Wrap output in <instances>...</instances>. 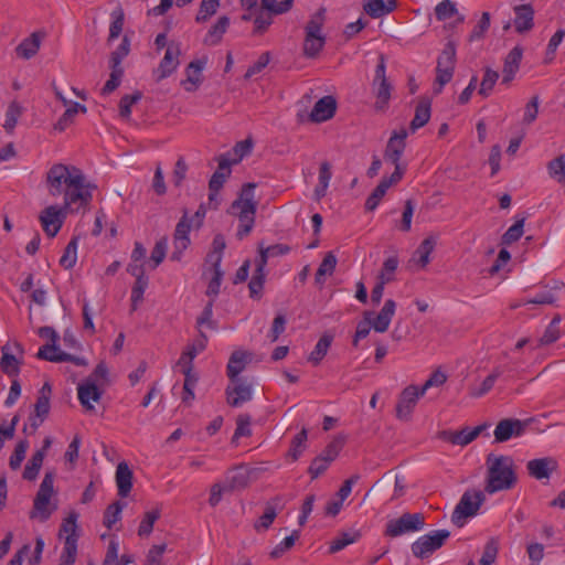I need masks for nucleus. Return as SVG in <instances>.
Returning a JSON list of instances; mask_svg holds the SVG:
<instances>
[{
	"label": "nucleus",
	"instance_id": "obj_21",
	"mask_svg": "<svg viewBox=\"0 0 565 565\" xmlns=\"http://www.w3.org/2000/svg\"><path fill=\"white\" fill-rule=\"evenodd\" d=\"M513 25L518 33L523 34L534 26V9L531 4H519L513 8Z\"/></svg>",
	"mask_w": 565,
	"mask_h": 565
},
{
	"label": "nucleus",
	"instance_id": "obj_60",
	"mask_svg": "<svg viewBox=\"0 0 565 565\" xmlns=\"http://www.w3.org/2000/svg\"><path fill=\"white\" fill-rule=\"evenodd\" d=\"M29 448V441L26 439L20 440L15 448L13 454L10 457L9 466L12 470H17L20 468L22 461L25 458V452Z\"/></svg>",
	"mask_w": 565,
	"mask_h": 565
},
{
	"label": "nucleus",
	"instance_id": "obj_14",
	"mask_svg": "<svg viewBox=\"0 0 565 565\" xmlns=\"http://www.w3.org/2000/svg\"><path fill=\"white\" fill-rule=\"evenodd\" d=\"M527 423L520 419L507 418L497 424L494 429V440L497 443H504L512 437L523 435Z\"/></svg>",
	"mask_w": 565,
	"mask_h": 565
},
{
	"label": "nucleus",
	"instance_id": "obj_5",
	"mask_svg": "<svg viewBox=\"0 0 565 565\" xmlns=\"http://www.w3.org/2000/svg\"><path fill=\"white\" fill-rule=\"evenodd\" d=\"M54 472L47 471L40 484L35 495L33 509L30 512V519L45 522L56 509L50 505V499L54 492Z\"/></svg>",
	"mask_w": 565,
	"mask_h": 565
},
{
	"label": "nucleus",
	"instance_id": "obj_56",
	"mask_svg": "<svg viewBox=\"0 0 565 565\" xmlns=\"http://www.w3.org/2000/svg\"><path fill=\"white\" fill-rule=\"evenodd\" d=\"M547 171L551 178L558 182L565 181V157L563 154L547 163Z\"/></svg>",
	"mask_w": 565,
	"mask_h": 565
},
{
	"label": "nucleus",
	"instance_id": "obj_18",
	"mask_svg": "<svg viewBox=\"0 0 565 565\" xmlns=\"http://www.w3.org/2000/svg\"><path fill=\"white\" fill-rule=\"evenodd\" d=\"M557 468L558 463L552 457L532 459L526 463L529 475L537 480L548 479Z\"/></svg>",
	"mask_w": 565,
	"mask_h": 565
},
{
	"label": "nucleus",
	"instance_id": "obj_19",
	"mask_svg": "<svg viewBox=\"0 0 565 565\" xmlns=\"http://www.w3.org/2000/svg\"><path fill=\"white\" fill-rule=\"evenodd\" d=\"M523 57V47L520 45L514 46L504 57L502 68V84L509 85L515 77L520 70L521 61Z\"/></svg>",
	"mask_w": 565,
	"mask_h": 565
},
{
	"label": "nucleus",
	"instance_id": "obj_23",
	"mask_svg": "<svg viewBox=\"0 0 565 565\" xmlns=\"http://www.w3.org/2000/svg\"><path fill=\"white\" fill-rule=\"evenodd\" d=\"M337 110V102L332 96L320 98L310 113V119L313 122H322L332 118Z\"/></svg>",
	"mask_w": 565,
	"mask_h": 565
},
{
	"label": "nucleus",
	"instance_id": "obj_52",
	"mask_svg": "<svg viewBox=\"0 0 565 565\" xmlns=\"http://www.w3.org/2000/svg\"><path fill=\"white\" fill-rule=\"evenodd\" d=\"M299 539V531L294 530L291 534L285 537L279 544H277L270 552V557L277 559L281 557L285 553L292 548L296 541Z\"/></svg>",
	"mask_w": 565,
	"mask_h": 565
},
{
	"label": "nucleus",
	"instance_id": "obj_37",
	"mask_svg": "<svg viewBox=\"0 0 565 565\" xmlns=\"http://www.w3.org/2000/svg\"><path fill=\"white\" fill-rule=\"evenodd\" d=\"M87 111L86 106L79 103H73L60 117L57 122L54 125V129L58 131H64L67 127H70L74 122V118L78 113L85 114Z\"/></svg>",
	"mask_w": 565,
	"mask_h": 565
},
{
	"label": "nucleus",
	"instance_id": "obj_6",
	"mask_svg": "<svg viewBox=\"0 0 565 565\" xmlns=\"http://www.w3.org/2000/svg\"><path fill=\"white\" fill-rule=\"evenodd\" d=\"M407 136L408 132L404 128L394 130L384 150L385 161L392 163L395 168L394 172L391 174L395 180H402L406 171V166L401 162V159L406 148Z\"/></svg>",
	"mask_w": 565,
	"mask_h": 565
},
{
	"label": "nucleus",
	"instance_id": "obj_20",
	"mask_svg": "<svg viewBox=\"0 0 565 565\" xmlns=\"http://www.w3.org/2000/svg\"><path fill=\"white\" fill-rule=\"evenodd\" d=\"M46 33L44 31H35L30 36L23 39L15 47V53L23 60H30L35 56L41 47Z\"/></svg>",
	"mask_w": 565,
	"mask_h": 565
},
{
	"label": "nucleus",
	"instance_id": "obj_27",
	"mask_svg": "<svg viewBox=\"0 0 565 565\" xmlns=\"http://www.w3.org/2000/svg\"><path fill=\"white\" fill-rule=\"evenodd\" d=\"M116 484L118 488V495L121 498L128 497L132 488V471L128 463L121 461L116 468Z\"/></svg>",
	"mask_w": 565,
	"mask_h": 565
},
{
	"label": "nucleus",
	"instance_id": "obj_50",
	"mask_svg": "<svg viewBox=\"0 0 565 565\" xmlns=\"http://www.w3.org/2000/svg\"><path fill=\"white\" fill-rule=\"evenodd\" d=\"M22 115L21 105L13 100L9 104L8 109L6 111V120L3 124V128L7 132L11 134L18 122L19 117Z\"/></svg>",
	"mask_w": 565,
	"mask_h": 565
},
{
	"label": "nucleus",
	"instance_id": "obj_2",
	"mask_svg": "<svg viewBox=\"0 0 565 565\" xmlns=\"http://www.w3.org/2000/svg\"><path fill=\"white\" fill-rule=\"evenodd\" d=\"M488 476L484 490L492 494L498 491L509 490L514 487L516 476L513 471V460L508 456L487 457Z\"/></svg>",
	"mask_w": 565,
	"mask_h": 565
},
{
	"label": "nucleus",
	"instance_id": "obj_24",
	"mask_svg": "<svg viewBox=\"0 0 565 565\" xmlns=\"http://www.w3.org/2000/svg\"><path fill=\"white\" fill-rule=\"evenodd\" d=\"M252 361V353L243 350L234 351L226 366V374L230 380L238 379V375L245 370Z\"/></svg>",
	"mask_w": 565,
	"mask_h": 565
},
{
	"label": "nucleus",
	"instance_id": "obj_62",
	"mask_svg": "<svg viewBox=\"0 0 565 565\" xmlns=\"http://www.w3.org/2000/svg\"><path fill=\"white\" fill-rule=\"evenodd\" d=\"M276 515L277 513L275 507L271 504H267L264 514L258 519V521L254 525L255 530L257 532L268 530L271 523L274 522Z\"/></svg>",
	"mask_w": 565,
	"mask_h": 565
},
{
	"label": "nucleus",
	"instance_id": "obj_59",
	"mask_svg": "<svg viewBox=\"0 0 565 565\" xmlns=\"http://www.w3.org/2000/svg\"><path fill=\"white\" fill-rule=\"evenodd\" d=\"M292 3L294 0H263V7L260 8L273 14H281L289 11Z\"/></svg>",
	"mask_w": 565,
	"mask_h": 565
},
{
	"label": "nucleus",
	"instance_id": "obj_29",
	"mask_svg": "<svg viewBox=\"0 0 565 565\" xmlns=\"http://www.w3.org/2000/svg\"><path fill=\"white\" fill-rule=\"evenodd\" d=\"M395 301L387 299L376 317L373 320L371 319L372 328L376 332H385L390 327L391 320L395 313Z\"/></svg>",
	"mask_w": 565,
	"mask_h": 565
},
{
	"label": "nucleus",
	"instance_id": "obj_61",
	"mask_svg": "<svg viewBox=\"0 0 565 565\" xmlns=\"http://www.w3.org/2000/svg\"><path fill=\"white\" fill-rule=\"evenodd\" d=\"M524 218L518 220L502 236V243L510 245L519 241L523 234Z\"/></svg>",
	"mask_w": 565,
	"mask_h": 565
},
{
	"label": "nucleus",
	"instance_id": "obj_54",
	"mask_svg": "<svg viewBox=\"0 0 565 565\" xmlns=\"http://www.w3.org/2000/svg\"><path fill=\"white\" fill-rule=\"evenodd\" d=\"M124 507L125 503L120 501H116L107 507L104 513V525L106 527L111 529L113 525L120 520Z\"/></svg>",
	"mask_w": 565,
	"mask_h": 565
},
{
	"label": "nucleus",
	"instance_id": "obj_46",
	"mask_svg": "<svg viewBox=\"0 0 565 565\" xmlns=\"http://www.w3.org/2000/svg\"><path fill=\"white\" fill-rule=\"evenodd\" d=\"M503 370L497 366L492 372L483 380L479 388L472 390L470 395L472 397H481L486 395L493 387L495 381L502 375Z\"/></svg>",
	"mask_w": 565,
	"mask_h": 565
},
{
	"label": "nucleus",
	"instance_id": "obj_48",
	"mask_svg": "<svg viewBox=\"0 0 565 565\" xmlns=\"http://www.w3.org/2000/svg\"><path fill=\"white\" fill-rule=\"evenodd\" d=\"M0 369L3 373H6L9 376H17L20 372L19 361L13 354L8 353L6 351V348H2Z\"/></svg>",
	"mask_w": 565,
	"mask_h": 565
},
{
	"label": "nucleus",
	"instance_id": "obj_32",
	"mask_svg": "<svg viewBox=\"0 0 565 565\" xmlns=\"http://www.w3.org/2000/svg\"><path fill=\"white\" fill-rule=\"evenodd\" d=\"M484 428L486 425H479L475 428L465 427L459 431L450 433L449 441L454 445L467 446L475 440Z\"/></svg>",
	"mask_w": 565,
	"mask_h": 565
},
{
	"label": "nucleus",
	"instance_id": "obj_34",
	"mask_svg": "<svg viewBox=\"0 0 565 565\" xmlns=\"http://www.w3.org/2000/svg\"><path fill=\"white\" fill-rule=\"evenodd\" d=\"M52 387L49 383H44V385L39 391V396L34 404V414L38 417L46 418L50 413V398H51Z\"/></svg>",
	"mask_w": 565,
	"mask_h": 565
},
{
	"label": "nucleus",
	"instance_id": "obj_63",
	"mask_svg": "<svg viewBox=\"0 0 565 565\" xmlns=\"http://www.w3.org/2000/svg\"><path fill=\"white\" fill-rule=\"evenodd\" d=\"M218 4L220 0H202L196 15V21L205 22L216 12Z\"/></svg>",
	"mask_w": 565,
	"mask_h": 565
},
{
	"label": "nucleus",
	"instance_id": "obj_10",
	"mask_svg": "<svg viewBox=\"0 0 565 565\" xmlns=\"http://www.w3.org/2000/svg\"><path fill=\"white\" fill-rule=\"evenodd\" d=\"M450 536L448 530H435L418 537L411 546L415 557L424 559L439 550Z\"/></svg>",
	"mask_w": 565,
	"mask_h": 565
},
{
	"label": "nucleus",
	"instance_id": "obj_17",
	"mask_svg": "<svg viewBox=\"0 0 565 565\" xmlns=\"http://www.w3.org/2000/svg\"><path fill=\"white\" fill-rule=\"evenodd\" d=\"M254 472L255 469H248L244 465H238L228 470L225 476V483L227 484L228 491L245 489L249 484Z\"/></svg>",
	"mask_w": 565,
	"mask_h": 565
},
{
	"label": "nucleus",
	"instance_id": "obj_28",
	"mask_svg": "<svg viewBox=\"0 0 565 565\" xmlns=\"http://www.w3.org/2000/svg\"><path fill=\"white\" fill-rule=\"evenodd\" d=\"M206 60H195L190 62L186 67V78L182 82V86L186 92H194L202 82L201 73L204 68Z\"/></svg>",
	"mask_w": 565,
	"mask_h": 565
},
{
	"label": "nucleus",
	"instance_id": "obj_42",
	"mask_svg": "<svg viewBox=\"0 0 565 565\" xmlns=\"http://www.w3.org/2000/svg\"><path fill=\"white\" fill-rule=\"evenodd\" d=\"M184 374V383H183V395L182 402L186 405H190L192 401L195 398L194 388L198 384L199 376L193 371L183 370Z\"/></svg>",
	"mask_w": 565,
	"mask_h": 565
},
{
	"label": "nucleus",
	"instance_id": "obj_25",
	"mask_svg": "<svg viewBox=\"0 0 565 565\" xmlns=\"http://www.w3.org/2000/svg\"><path fill=\"white\" fill-rule=\"evenodd\" d=\"M397 8L396 0H364L363 10L373 19L382 18Z\"/></svg>",
	"mask_w": 565,
	"mask_h": 565
},
{
	"label": "nucleus",
	"instance_id": "obj_31",
	"mask_svg": "<svg viewBox=\"0 0 565 565\" xmlns=\"http://www.w3.org/2000/svg\"><path fill=\"white\" fill-rule=\"evenodd\" d=\"M430 114V100L427 98L420 99L415 108V115L409 125L411 131L415 132L417 129L424 127L429 121Z\"/></svg>",
	"mask_w": 565,
	"mask_h": 565
},
{
	"label": "nucleus",
	"instance_id": "obj_33",
	"mask_svg": "<svg viewBox=\"0 0 565 565\" xmlns=\"http://www.w3.org/2000/svg\"><path fill=\"white\" fill-rule=\"evenodd\" d=\"M437 244V237L430 235L426 237L414 253V259L419 264L422 268L426 267L430 262V254L435 249Z\"/></svg>",
	"mask_w": 565,
	"mask_h": 565
},
{
	"label": "nucleus",
	"instance_id": "obj_55",
	"mask_svg": "<svg viewBox=\"0 0 565 565\" xmlns=\"http://www.w3.org/2000/svg\"><path fill=\"white\" fill-rule=\"evenodd\" d=\"M167 247H168L167 237H162L161 239H159L156 243V245L151 252V256H150V260H149V266L151 269L157 268L163 262L166 254H167Z\"/></svg>",
	"mask_w": 565,
	"mask_h": 565
},
{
	"label": "nucleus",
	"instance_id": "obj_64",
	"mask_svg": "<svg viewBox=\"0 0 565 565\" xmlns=\"http://www.w3.org/2000/svg\"><path fill=\"white\" fill-rule=\"evenodd\" d=\"M498 551H499V546H498L497 540H494V539L489 540L484 546V550H483V553H482V556L480 559V565H492L497 559Z\"/></svg>",
	"mask_w": 565,
	"mask_h": 565
},
{
	"label": "nucleus",
	"instance_id": "obj_40",
	"mask_svg": "<svg viewBox=\"0 0 565 565\" xmlns=\"http://www.w3.org/2000/svg\"><path fill=\"white\" fill-rule=\"evenodd\" d=\"M331 177V166L328 161H323L319 168V183L315 189V199L317 201L326 196Z\"/></svg>",
	"mask_w": 565,
	"mask_h": 565
},
{
	"label": "nucleus",
	"instance_id": "obj_26",
	"mask_svg": "<svg viewBox=\"0 0 565 565\" xmlns=\"http://www.w3.org/2000/svg\"><path fill=\"white\" fill-rule=\"evenodd\" d=\"M77 514L71 513L62 523L60 529V536L65 535L64 548H72L73 553H77Z\"/></svg>",
	"mask_w": 565,
	"mask_h": 565
},
{
	"label": "nucleus",
	"instance_id": "obj_9",
	"mask_svg": "<svg viewBox=\"0 0 565 565\" xmlns=\"http://www.w3.org/2000/svg\"><path fill=\"white\" fill-rule=\"evenodd\" d=\"M483 500L484 494L482 491H466L452 512V523L459 527L462 526L467 518L473 516L478 512Z\"/></svg>",
	"mask_w": 565,
	"mask_h": 565
},
{
	"label": "nucleus",
	"instance_id": "obj_11",
	"mask_svg": "<svg viewBox=\"0 0 565 565\" xmlns=\"http://www.w3.org/2000/svg\"><path fill=\"white\" fill-rule=\"evenodd\" d=\"M425 525V518L422 513H404L398 519L387 522L384 534L390 537H397L403 534L420 531Z\"/></svg>",
	"mask_w": 565,
	"mask_h": 565
},
{
	"label": "nucleus",
	"instance_id": "obj_41",
	"mask_svg": "<svg viewBox=\"0 0 565 565\" xmlns=\"http://www.w3.org/2000/svg\"><path fill=\"white\" fill-rule=\"evenodd\" d=\"M333 337L329 333H324L317 342L313 351L309 354L308 361L313 365L320 364L323 358L327 355L329 348L331 347Z\"/></svg>",
	"mask_w": 565,
	"mask_h": 565
},
{
	"label": "nucleus",
	"instance_id": "obj_12",
	"mask_svg": "<svg viewBox=\"0 0 565 565\" xmlns=\"http://www.w3.org/2000/svg\"><path fill=\"white\" fill-rule=\"evenodd\" d=\"M422 388L416 385H408L398 396L396 404V417L402 420H408L417 404L419 397L424 396Z\"/></svg>",
	"mask_w": 565,
	"mask_h": 565
},
{
	"label": "nucleus",
	"instance_id": "obj_47",
	"mask_svg": "<svg viewBox=\"0 0 565 565\" xmlns=\"http://www.w3.org/2000/svg\"><path fill=\"white\" fill-rule=\"evenodd\" d=\"M77 243L78 238L73 237L64 249L60 259V265L65 269H71L75 266L77 260Z\"/></svg>",
	"mask_w": 565,
	"mask_h": 565
},
{
	"label": "nucleus",
	"instance_id": "obj_57",
	"mask_svg": "<svg viewBox=\"0 0 565 565\" xmlns=\"http://www.w3.org/2000/svg\"><path fill=\"white\" fill-rule=\"evenodd\" d=\"M273 13L262 8L258 12L254 13V32L258 34L264 33L273 23Z\"/></svg>",
	"mask_w": 565,
	"mask_h": 565
},
{
	"label": "nucleus",
	"instance_id": "obj_58",
	"mask_svg": "<svg viewBox=\"0 0 565 565\" xmlns=\"http://www.w3.org/2000/svg\"><path fill=\"white\" fill-rule=\"evenodd\" d=\"M160 518V511L158 509L146 512L142 521L138 529L139 536H148L153 529L154 522Z\"/></svg>",
	"mask_w": 565,
	"mask_h": 565
},
{
	"label": "nucleus",
	"instance_id": "obj_4",
	"mask_svg": "<svg viewBox=\"0 0 565 565\" xmlns=\"http://www.w3.org/2000/svg\"><path fill=\"white\" fill-rule=\"evenodd\" d=\"M324 21L326 9L320 8L305 25L302 53L308 58L317 57L326 44V36L322 34Z\"/></svg>",
	"mask_w": 565,
	"mask_h": 565
},
{
	"label": "nucleus",
	"instance_id": "obj_38",
	"mask_svg": "<svg viewBox=\"0 0 565 565\" xmlns=\"http://www.w3.org/2000/svg\"><path fill=\"white\" fill-rule=\"evenodd\" d=\"M230 25V19L225 15L218 18L217 22L210 29L204 38V44L216 45L221 42L223 34Z\"/></svg>",
	"mask_w": 565,
	"mask_h": 565
},
{
	"label": "nucleus",
	"instance_id": "obj_8",
	"mask_svg": "<svg viewBox=\"0 0 565 565\" xmlns=\"http://www.w3.org/2000/svg\"><path fill=\"white\" fill-rule=\"evenodd\" d=\"M455 64L456 47L454 43L448 42L437 60L436 82L434 88L436 94L440 93L443 87L451 81L455 71Z\"/></svg>",
	"mask_w": 565,
	"mask_h": 565
},
{
	"label": "nucleus",
	"instance_id": "obj_39",
	"mask_svg": "<svg viewBox=\"0 0 565 565\" xmlns=\"http://www.w3.org/2000/svg\"><path fill=\"white\" fill-rule=\"evenodd\" d=\"M337 262V257L332 252L326 254L315 276V281L317 285L322 286L324 284V276H331L333 274Z\"/></svg>",
	"mask_w": 565,
	"mask_h": 565
},
{
	"label": "nucleus",
	"instance_id": "obj_16",
	"mask_svg": "<svg viewBox=\"0 0 565 565\" xmlns=\"http://www.w3.org/2000/svg\"><path fill=\"white\" fill-rule=\"evenodd\" d=\"M181 54L180 43L171 42L166 51L162 61L157 70L158 79H163L170 76L179 65V56Z\"/></svg>",
	"mask_w": 565,
	"mask_h": 565
},
{
	"label": "nucleus",
	"instance_id": "obj_53",
	"mask_svg": "<svg viewBox=\"0 0 565 565\" xmlns=\"http://www.w3.org/2000/svg\"><path fill=\"white\" fill-rule=\"evenodd\" d=\"M499 79V73L491 67L484 68V75L480 84L479 95L488 97L492 92L497 81Z\"/></svg>",
	"mask_w": 565,
	"mask_h": 565
},
{
	"label": "nucleus",
	"instance_id": "obj_7",
	"mask_svg": "<svg viewBox=\"0 0 565 565\" xmlns=\"http://www.w3.org/2000/svg\"><path fill=\"white\" fill-rule=\"evenodd\" d=\"M393 85L386 77V60L383 54L379 56V63L375 68L372 81V92L375 96L374 108L377 111L387 109L392 96Z\"/></svg>",
	"mask_w": 565,
	"mask_h": 565
},
{
	"label": "nucleus",
	"instance_id": "obj_35",
	"mask_svg": "<svg viewBox=\"0 0 565 565\" xmlns=\"http://www.w3.org/2000/svg\"><path fill=\"white\" fill-rule=\"evenodd\" d=\"M360 537V532L355 530L342 532L330 542L329 553H338L345 548L348 545L355 543Z\"/></svg>",
	"mask_w": 565,
	"mask_h": 565
},
{
	"label": "nucleus",
	"instance_id": "obj_22",
	"mask_svg": "<svg viewBox=\"0 0 565 565\" xmlns=\"http://www.w3.org/2000/svg\"><path fill=\"white\" fill-rule=\"evenodd\" d=\"M77 395L81 404L87 412H94L95 406L90 402H99L102 398V391L97 387L92 379H87L77 387Z\"/></svg>",
	"mask_w": 565,
	"mask_h": 565
},
{
	"label": "nucleus",
	"instance_id": "obj_36",
	"mask_svg": "<svg viewBox=\"0 0 565 565\" xmlns=\"http://www.w3.org/2000/svg\"><path fill=\"white\" fill-rule=\"evenodd\" d=\"M258 249L259 256L256 259V263L262 264L264 267H266L269 257L282 256L290 252V247L286 244H275L268 247L259 244Z\"/></svg>",
	"mask_w": 565,
	"mask_h": 565
},
{
	"label": "nucleus",
	"instance_id": "obj_30",
	"mask_svg": "<svg viewBox=\"0 0 565 565\" xmlns=\"http://www.w3.org/2000/svg\"><path fill=\"white\" fill-rule=\"evenodd\" d=\"M401 180H395L394 177H385L381 180L377 186L373 190V192L369 195L365 202L366 211H374L380 204L382 198L385 195L386 191L393 185L398 183Z\"/></svg>",
	"mask_w": 565,
	"mask_h": 565
},
{
	"label": "nucleus",
	"instance_id": "obj_1",
	"mask_svg": "<svg viewBox=\"0 0 565 565\" xmlns=\"http://www.w3.org/2000/svg\"><path fill=\"white\" fill-rule=\"evenodd\" d=\"M45 184L52 196L63 195V205H50L40 214L43 231L54 237L61 230L67 213L89 207L96 184L86 180L84 172L75 166L55 163L46 172Z\"/></svg>",
	"mask_w": 565,
	"mask_h": 565
},
{
	"label": "nucleus",
	"instance_id": "obj_43",
	"mask_svg": "<svg viewBox=\"0 0 565 565\" xmlns=\"http://www.w3.org/2000/svg\"><path fill=\"white\" fill-rule=\"evenodd\" d=\"M44 460V451L43 450H36L31 459L28 461L24 471H23V478L25 480L32 481L35 480L39 471L42 467Z\"/></svg>",
	"mask_w": 565,
	"mask_h": 565
},
{
	"label": "nucleus",
	"instance_id": "obj_44",
	"mask_svg": "<svg viewBox=\"0 0 565 565\" xmlns=\"http://www.w3.org/2000/svg\"><path fill=\"white\" fill-rule=\"evenodd\" d=\"M213 276L209 282L206 295L210 297H216L220 292V287L223 279V270L221 269V257L216 256V260L212 265Z\"/></svg>",
	"mask_w": 565,
	"mask_h": 565
},
{
	"label": "nucleus",
	"instance_id": "obj_15",
	"mask_svg": "<svg viewBox=\"0 0 565 565\" xmlns=\"http://www.w3.org/2000/svg\"><path fill=\"white\" fill-rule=\"evenodd\" d=\"M191 230V224L188 221V215L184 213L182 218L175 226L174 235H173V245L174 250L171 254L172 260H180L182 253L188 248L190 244L189 233Z\"/></svg>",
	"mask_w": 565,
	"mask_h": 565
},
{
	"label": "nucleus",
	"instance_id": "obj_3",
	"mask_svg": "<svg viewBox=\"0 0 565 565\" xmlns=\"http://www.w3.org/2000/svg\"><path fill=\"white\" fill-rule=\"evenodd\" d=\"M255 183H246L243 185L239 198L231 205V213L237 215L239 226L236 233L238 239L247 236L255 224V214L257 202L254 200Z\"/></svg>",
	"mask_w": 565,
	"mask_h": 565
},
{
	"label": "nucleus",
	"instance_id": "obj_45",
	"mask_svg": "<svg viewBox=\"0 0 565 565\" xmlns=\"http://www.w3.org/2000/svg\"><path fill=\"white\" fill-rule=\"evenodd\" d=\"M266 278L265 267L256 263L254 275L248 284L250 297H259Z\"/></svg>",
	"mask_w": 565,
	"mask_h": 565
},
{
	"label": "nucleus",
	"instance_id": "obj_49",
	"mask_svg": "<svg viewBox=\"0 0 565 565\" xmlns=\"http://www.w3.org/2000/svg\"><path fill=\"white\" fill-rule=\"evenodd\" d=\"M111 23L109 26V36L108 41H113L117 39L124 28V21H125V13L121 7H117L113 10L111 14Z\"/></svg>",
	"mask_w": 565,
	"mask_h": 565
},
{
	"label": "nucleus",
	"instance_id": "obj_13",
	"mask_svg": "<svg viewBox=\"0 0 565 565\" xmlns=\"http://www.w3.org/2000/svg\"><path fill=\"white\" fill-rule=\"evenodd\" d=\"M231 384L225 390L226 403L232 407H241L253 397L252 384L242 379L230 380Z\"/></svg>",
	"mask_w": 565,
	"mask_h": 565
},
{
	"label": "nucleus",
	"instance_id": "obj_51",
	"mask_svg": "<svg viewBox=\"0 0 565 565\" xmlns=\"http://www.w3.org/2000/svg\"><path fill=\"white\" fill-rule=\"evenodd\" d=\"M344 444H345V437L337 436L326 446V448L322 450V452L319 456H321L329 462H332L339 456Z\"/></svg>",
	"mask_w": 565,
	"mask_h": 565
}]
</instances>
